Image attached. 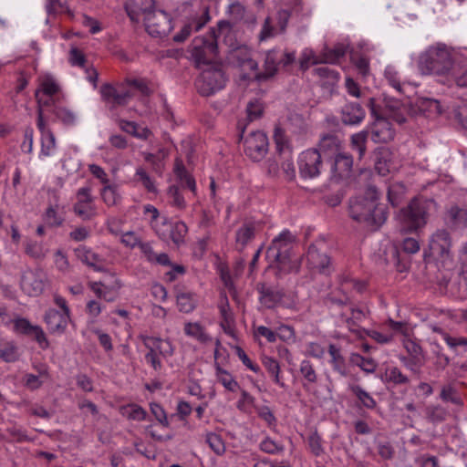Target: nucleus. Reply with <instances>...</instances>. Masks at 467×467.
<instances>
[{"instance_id":"nucleus-15","label":"nucleus","mask_w":467,"mask_h":467,"mask_svg":"<svg viewBox=\"0 0 467 467\" xmlns=\"http://www.w3.org/2000/svg\"><path fill=\"white\" fill-rule=\"evenodd\" d=\"M429 247L434 257L439 259L449 258L451 248L450 234L444 229L437 230L431 236Z\"/></svg>"},{"instance_id":"nucleus-14","label":"nucleus","mask_w":467,"mask_h":467,"mask_svg":"<svg viewBox=\"0 0 467 467\" xmlns=\"http://www.w3.org/2000/svg\"><path fill=\"white\" fill-rule=\"evenodd\" d=\"M244 153L254 161L263 160L268 151V139L265 133L257 130L251 132L244 141Z\"/></svg>"},{"instance_id":"nucleus-28","label":"nucleus","mask_w":467,"mask_h":467,"mask_svg":"<svg viewBox=\"0 0 467 467\" xmlns=\"http://www.w3.org/2000/svg\"><path fill=\"white\" fill-rule=\"evenodd\" d=\"M365 115L364 109L357 102H348L341 109V120L345 125H358Z\"/></svg>"},{"instance_id":"nucleus-33","label":"nucleus","mask_w":467,"mask_h":467,"mask_svg":"<svg viewBox=\"0 0 467 467\" xmlns=\"http://www.w3.org/2000/svg\"><path fill=\"white\" fill-rule=\"evenodd\" d=\"M231 54V59L235 62L240 67L248 70L257 69V63L252 58L251 49L243 45L235 48Z\"/></svg>"},{"instance_id":"nucleus-49","label":"nucleus","mask_w":467,"mask_h":467,"mask_svg":"<svg viewBox=\"0 0 467 467\" xmlns=\"http://www.w3.org/2000/svg\"><path fill=\"white\" fill-rule=\"evenodd\" d=\"M44 220L48 226L59 227L63 224L65 217L59 213L58 205H50L45 213Z\"/></svg>"},{"instance_id":"nucleus-31","label":"nucleus","mask_w":467,"mask_h":467,"mask_svg":"<svg viewBox=\"0 0 467 467\" xmlns=\"http://www.w3.org/2000/svg\"><path fill=\"white\" fill-rule=\"evenodd\" d=\"M327 352L330 359L329 364L333 370L338 373L341 377H347L348 375V368L346 358L342 354V348L337 344H329Z\"/></svg>"},{"instance_id":"nucleus-44","label":"nucleus","mask_w":467,"mask_h":467,"mask_svg":"<svg viewBox=\"0 0 467 467\" xmlns=\"http://www.w3.org/2000/svg\"><path fill=\"white\" fill-rule=\"evenodd\" d=\"M348 389L353 395L356 396L363 407L368 410H373L377 407V401L360 385L351 384L348 386Z\"/></svg>"},{"instance_id":"nucleus-24","label":"nucleus","mask_w":467,"mask_h":467,"mask_svg":"<svg viewBox=\"0 0 467 467\" xmlns=\"http://www.w3.org/2000/svg\"><path fill=\"white\" fill-rule=\"evenodd\" d=\"M44 319L50 333L61 335L66 331L70 317L59 310L50 308L46 312Z\"/></svg>"},{"instance_id":"nucleus-61","label":"nucleus","mask_w":467,"mask_h":467,"mask_svg":"<svg viewBox=\"0 0 467 467\" xmlns=\"http://www.w3.org/2000/svg\"><path fill=\"white\" fill-rule=\"evenodd\" d=\"M135 180L141 183V185L149 192H155L156 186L152 178L149 175V173L145 171V169L139 167L136 170Z\"/></svg>"},{"instance_id":"nucleus-11","label":"nucleus","mask_w":467,"mask_h":467,"mask_svg":"<svg viewBox=\"0 0 467 467\" xmlns=\"http://www.w3.org/2000/svg\"><path fill=\"white\" fill-rule=\"evenodd\" d=\"M298 171L301 178L315 179L323 169L321 153L317 149H308L301 152L297 159Z\"/></svg>"},{"instance_id":"nucleus-63","label":"nucleus","mask_w":467,"mask_h":467,"mask_svg":"<svg viewBox=\"0 0 467 467\" xmlns=\"http://www.w3.org/2000/svg\"><path fill=\"white\" fill-rule=\"evenodd\" d=\"M323 63L322 58H317L312 49L306 48L299 57V66L302 70H306L311 64Z\"/></svg>"},{"instance_id":"nucleus-20","label":"nucleus","mask_w":467,"mask_h":467,"mask_svg":"<svg viewBox=\"0 0 467 467\" xmlns=\"http://www.w3.org/2000/svg\"><path fill=\"white\" fill-rule=\"evenodd\" d=\"M257 291L259 293V301L265 307L270 309L283 305L285 293L282 289L259 284Z\"/></svg>"},{"instance_id":"nucleus-2","label":"nucleus","mask_w":467,"mask_h":467,"mask_svg":"<svg viewBox=\"0 0 467 467\" xmlns=\"http://www.w3.org/2000/svg\"><path fill=\"white\" fill-rule=\"evenodd\" d=\"M436 205L432 199L413 198L407 206L400 210L401 230L405 233H414L422 229L427 224L431 213L436 210Z\"/></svg>"},{"instance_id":"nucleus-64","label":"nucleus","mask_w":467,"mask_h":467,"mask_svg":"<svg viewBox=\"0 0 467 467\" xmlns=\"http://www.w3.org/2000/svg\"><path fill=\"white\" fill-rule=\"evenodd\" d=\"M206 442L217 455H222L224 453L225 445L223 441V439L219 435L213 432L208 433L206 435Z\"/></svg>"},{"instance_id":"nucleus-12","label":"nucleus","mask_w":467,"mask_h":467,"mask_svg":"<svg viewBox=\"0 0 467 467\" xmlns=\"http://www.w3.org/2000/svg\"><path fill=\"white\" fill-rule=\"evenodd\" d=\"M146 31L153 37H164L173 28L171 16L162 10H153L143 18Z\"/></svg>"},{"instance_id":"nucleus-51","label":"nucleus","mask_w":467,"mask_h":467,"mask_svg":"<svg viewBox=\"0 0 467 467\" xmlns=\"http://www.w3.org/2000/svg\"><path fill=\"white\" fill-rule=\"evenodd\" d=\"M347 47L343 44H337L333 48L326 49L322 54L323 63H337L341 57L345 56Z\"/></svg>"},{"instance_id":"nucleus-13","label":"nucleus","mask_w":467,"mask_h":467,"mask_svg":"<svg viewBox=\"0 0 467 467\" xmlns=\"http://www.w3.org/2000/svg\"><path fill=\"white\" fill-rule=\"evenodd\" d=\"M73 212L83 221H90L98 215V209L90 187H81L77 191Z\"/></svg>"},{"instance_id":"nucleus-43","label":"nucleus","mask_w":467,"mask_h":467,"mask_svg":"<svg viewBox=\"0 0 467 467\" xmlns=\"http://www.w3.org/2000/svg\"><path fill=\"white\" fill-rule=\"evenodd\" d=\"M262 363H263L265 368L270 374V376L273 377L274 382L275 384H277L279 387L285 389L286 385L282 380V378L280 376L281 368H280L279 362L276 359H275L274 358L265 356L262 358Z\"/></svg>"},{"instance_id":"nucleus-58","label":"nucleus","mask_w":467,"mask_h":467,"mask_svg":"<svg viewBox=\"0 0 467 467\" xmlns=\"http://www.w3.org/2000/svg\"><path fill=\"white\" fill-rule=\"evenodd\" d=\"M53 114L56 118L66 126H72L77 121L76 114L70 109L63 107H55L52 109Z\"/></svg>"},{"instance_id":"nucleus-3","label":"nucleus","mask_w":467,"mask_h":467,"mask_svg":"<svg viewBox=\"0 0 467 467\" xmlns=\"http://www.w3.org/2000/svg\"><path fill=\"white\" fill-rule=\"evenodd\" d=\"M325 304L331 309L338 308V322L346 326L350 332L359 333L360 324L366 319L367 313L363 308L352 304L349 296H337V291H332L326 296Z\"/></svg>"},{"instance_id":"nucleus-7","label":"nucleus","mask_w":467,"mask_h":467,"mask_svg":"<svg viewBox=\"0 0 467 467\" xmlns=\"http://www.w3.org/2000/svg\"><path fill=\"white\" fill-rule=\"evenodd\" d=\"M402 346L407 355H400L399 360L411 373L420 375L426 363V352L417 339L411 338L408 335H405L402 339Z\"/></svg>"},{"instance_id":"nucleus-19","label":"nucleus","mask_w":467,"mask_h":467,"mask_svg":"<svg viewBox=\"0 0 467 467\" xmlns=\"http://www.w3.org/2000/svg\"><path fill=\"white\" fill-rule=\"evenodd\" d=\"M140 338L149 351L152 349L153 352L163 358H169L174 354V346L168 338L163 339L159 337H150L148 335H140Z\"/></svg>"},{"instance_id":"nucleus-9","label":"nucleus","mask_w":467,"mask_h":467,"mask_svg":"<svg viewBox=\"0 0 467 467\" xmlns=\"http://www.w3.org/2000/svg\"><path fill=\"white\" fill-rule=\"evenodd\" d=\"M227 78L219 66H210L203 69L197 80V88L201 95L210 96L225 87Z\"/></svg>"},{"instance_id":"nucleus-62","label":"nucleus","mask_w":467,"mask_h":467,"mask_svg":"<svg viewBox=\"0 0 467 467\" xmlns=\"http://www.w3.org/2000/svg\"><path fill=\"white\" fill-rule=\"evenodd\" d=\"M101 198L108 206H113L119 201L118 188L115 185H106L101 190Z\"/></svg>"},{"instance_id":"nucleus-42","label":"nucleus","mask_w":467,"mask_h":467,"mask_svg":"<svg viewBox=\"0 0 467 467\" xmlns=\"http://www.w3.org/2000/svg\"><path fill=\"white\" fill-rule=\"evenodd\" d=\"M176 303L180 312L189 314L197 306L196 295L192 292L182 291L176 295Z\"/></svg>"},{"instance_id":"nucleus-6","label":"nucleus","mask_w":467,"mask_h":467,"mask_svg":"<svg viewBox=\"0 0 467 467\" xmlns=\"http://www.w3.org/2000/svg\"><path fill=\"white\" fill-rule=\"evenodd\" d=\"M219 42L215 28L202 36L195 37L191 45V55L198 67L210 65L217 57Z\"/></svg>"},{"instance_id":"nucleus-37","label":"nucleus","mask_w":467,"mask_h":467,"mask_svg":"<svg viewBox=\"0 0 467 467\" xmlns=\"http://www.w3.org/2000/svg\"><path fill=\"white\" fill-rule=\"evenodd\" d=\"M339 286L337 291L341 293L340 296H347L350 297L353 291L358 293L362 292L365 288V283L353 278L349 274H342L338 276Z\"/></svg>"},{"instance_id":"nucleus-54","label":"nucleus","mask_w":467,"mask_h":467,"mask_svg":"<svg viewBox=\"0 0 467 467\" xmlns=\"http://www.w3.org/2000/svg\"><path fill=\"white\" fill-rule=\"evenodd\" d=\"M385 78L388 83L396 89L399 93H403V87L405 82L400 79L399 72L392 66H388L384 71Z\"/></svg>"},{"instance_id":"nucleus-8","label":"nucleus","mask_w":467,"mask_h":467,"mask_svg":"<svg viewBox=\"0 0 467 467\" xmlns=\"http://www.w3.org/2000/svg\"><path fill=\"white\" fill-rule=\"evenodd\" d=\"M296 60L295 51H283L277 48L268 50L265 54L264 72L258 76L259 79L274 77L280 68H285Z\"/></svg>"},{"instance_id":"nucleus-21","label":"nucleus","mask_w":467,"mask_h":467,"mask_svg":"<svg viewBox=\"0 0 467 467\" xmlns=\"http://www.w3.org/2000/svg\"><path fill=\"white\" fill-rule=\"evenodd\" d=\"M100 94L103 100L110 104L111 107L124 106L132 97L130 91L126 89H118L110 84H104L100 88Z\"/></svg>"},{"instance_id":"nucleus-55","label":"nucleus","mask_w":467,"mask_h":467,"mask_svg":"<svg viewBox=\"0 0 467 467\" xmlns=\"http://www.w3.org/2000/svg\"><path fill=\"white\" fill-rule=\"evenodd\" d=\"M350 361L367 373H373L377 368V363L371 358H365L358 353H353Z\"/></svg>"},{"instance_id":"nucleus-27","label":"nucleus","mask_w":467,"mask_h":467,"mask_svg":"<svg viewBox=\"0 0 467 467\" xmlns=\"http://www.w3.org/2000/svg\"><path fill=\"white\" fill-rule=\"evenodd\" d=\"M214 28L216 30L219 45L222 43L224 44L229 47L230 53L242 46L238 44L233 26L229 21L221 20Z\"/></svg>"},{"instance_id":"nucleus-26","label":"nucleus","mask_w":467,"mask_h":467,"mask_svg":"<svg viewBox=\"0 0 467 467\" xmlns=\"http://www.w3.org/2000/svg\"><path fill=\"white\" fill-rule=\"evenodd\" d=\"M36 127L41 133V151L40 154L49 156L56 148V138L48 127L45 118H42L39 112V118L36 119Z\"/></svg>"},{"instance_id":"nucleus-39","label":"nucleus","mask_w":467,"mask_h":467,"mask_svg":"<svg viewBox=\"0 0 467 467\" xmlns=\"http://www.w3.org/2000/svg\"><path fill=\"white\" fill-rule=\"evenodd\" d=\"M299 372L303 379L302 386L305 389H308L311 386L317 383L318 374L310 360L304 359L300 362Z\"/></svg>"},{"instance_id":"nucleus-60","label":"nucleus","mask_w":467,"mask_h":467,"mask_svg":"<svg viewBox=\"0 0 467 467\" xmlns=\"http://www.w3.org/2000/svg\"><path fill=\"white\" fill-rule=\"evenodd\" d=\"M425 413L427 420L432 423L444 421L448 415L447 410L441 406H429Z\"/></svg>"},{"instance_id":"nucleus-35","label":"nucleus","mask_w":467,"mask_h":467,"mask_svg":"<svg viewBox=\"0 0 467 467\" xmlns=\"http://www.w3.org/2000/svg\"><path fill=\"white\" fill-rule=\"evenodd\" d=\"M391 151L385 147H379L375 150V170L380 176L389 173L392 167Z\"/></svg>"},{"instance_id":"nucleus-34","label":"nucleus","mask_w":467,"mask_h":467,"mask_svg":"<svg viewBox=\"0 0 467 467\" xmlns=\"http://www.w3.org/2000/svg\"><path fill=\"white\" fill-rule=\"evenodd\" d=\"M183 332L187 337L203 345L209 344L213 340L206 328L199 322H185Z\"/></svg>"},{"instance_id":"nucleus-4","label":"nucleus","mask_w":467,"mask_h":467,"mask_svg":"<svg viewBox=\"0 0 467 467\" xmlns=\"http://www.w3.org/2000/svg\"><path fill=\"white\" fill-rule=\"evenodd\" d=\"M452 67L451 51L443 44L430 47L419 59V68L422 74H447Z\"/></svg>"},{"instance_id":"nucleus-53","label":"nucleus","mask_w":467,"mask_h":467,"mask_svg":"<svg viewBox=\"0 0 467 467\" xmlns=\"http://www.w3.org/2000/svg\"><path fill=\"white\" fill-rule=\"evenodd\" d=\"M340 141L334 135H324L318 144L320 153H335L338 150Z\"/></svg>"},{"instance_id":"nucleus-17","label":"nucleus","mask_w":467,"mask_h":467,"mask_svg":"<svg viewBox=\"0 0 467 467\" xmlns=\"http://www.w3.org/2000/svg\"><path fill=\"white\" fill-rule=\"evenodd\" d=\"M76 257L84 265L93 269L96 272L107 271V261L100 254L94 253L90 248L86 245H79L74 249Z\"/></svg>"},{"instance_id":"nucleus-36","label":"nucleus","mask_w":467,"mask_h":467,"mask_svg":"<svg viewBox=\"0 0 467 467\" xmlns=\"http://www.w3.org/2000/svg\"><path fill=\"white\" fill-rule=\"evenodd\" d=\"M383 381L393 387L409 386L410 384V378L402 372L397 366H388L385 368Z\"/></svg>"},{"instance_id":"nucleus-5","label":"nucleus","mask_w":467,"mask_h":467,"mask_svg":"<svg viewBox=\"0 0 467 467\" xmlns=\"http://www.w3.org/2000/svg\"><path fill=\"white\" fill-rule=\"evenodd\" d=\"M295 236L288 230L283 231L271 243L266 251L269 261L276 263L280 271L287 273L293 268L291 251L295 243Z\"/></svg>"},{"instance_id":"nucleus-22","label":"nucleus","mask_w":467,"mask_h":467,"mask_svg":"<svg viewBox=\"0 0 467 467\" xmlns=\"http://www.w3.org/2000/svg\"><path fill=\"white\" fill-rule=\"evenodd\" d=\"M306 257V264L309 268L317 270L322 274H327L328 272L330 258L327 254L321 252L317 244L309 245Z\"/></svg>"},{"instance_id":"nucleus-18","label":"nucleus","mask_w":467,"mask_h":467,"mask_svg":"<svg viewBox=\"0 0 467 467\" xmlns=\"http://www.w3.org/2000/svg\"><path fill=\"white\" fill-rule=\"evenodd\" d=\"M20 286L30 296H39L45 287L42 274L32 270L25 271L21 276Z\"/></svg>"},{"instance_id":"nucleus-59","label":"nucleus","mask_w":467,"mask_h":467,"mask_svg":"<svg viewBox=\"0 0 467 467\" xmlns=\"http://www.w3.org/2000/svg\"><path fill=\"white\" fill-rule=\"evenodd\" d=\"M122 414L126 416L129 420L138 421L144 420L147 416L146 410L142 407L134 403L123 407Z\"/></svg>"},{"instance_id":"nucleus-38","label":"nucleus","mask_w":467,"mask_h":467,"mask_svg":"<svg viewBox=\"0 0 467 467\" xmlns=\"http://www.w3.org/2000/svg\"><path fill=\"white\" fill-rule=\"evenodd\" d=\"M174 172L179 181L180 189H189L192 193L196 192V182L193 177L187 171L182 161L179 159L175 161Z\"/></svg>"},{"instance_id":"nucleus-41","label":"nucleus","mask_w":467,"mask_h":467,"mask_svg":"<svg viewBox=\"0 0 467 467\" xmlns=\"http://www.w3.org/2000/svg\"><path fill=\"white\" fill-rule=\"evenodd\" d=\"M255 234V227L253 223H244L235 233V249L242 252Z\"/></svg>"},{"instance_id":"nucleus-50","label":"nucleus","mask_w":467,"mask_h":467,"mask_svg":"<svg viewBox=\"0 0 467 467\" xmlns=\"http://www.w3.org/2000/svg\"><path fill=\"white\" fill-rule=\"evenodd\" d=\"M168 198L169 202L172 207H175L179 210H184L187 207L186 201L181 192L180 186L178 185H171L168 188Z\"/></svg>"},{"instance_id":"nucleus-10","label":"nucleus","mask_w":467,"mask_h":467,"mask_svg":"<svg viewBox=\"0 0 467 467\" xmlns=\"http://www.w3.org/2000/svg\"><path fill=\"white\" fill-rule=\"evenodd\" d=\"M155 234L163 241L171 240L177 247L184 244L188 226L183 221L171 222L167 216L161 217V224L155 226Z\"/></svg>"},{"instance_id":"nucleus-29","label":"nucleus","mask_w":467,"mask_h":467,"mask_svg":"<svg viewBox=\"0 0 467 467\" xmlns=\"http://www.w3.org/2000/svg\"><path fill=\"white\" fill-rule=\"evenodd\" d=\"M395 132L385 119H377L371 128V139L376 143H386L394 138Z\"/></svg>"},{"instance_id":"nucleus-57","label":"nucleus","mask_w":467,"mask_h":467,"mask_svg":"<svg viewBox=\"0 0 467 467\" xmlns=\"http://www.w3.org/2000/svg\"><path fill=\"white\" fill-rule=\"evenodd\" d=\"M274 140L275 142L276 150L280 154L291 155V150L288 144V140L284 130L280 128L275 129Z\"/></svg>"},{"instance_id":"nucleus-48","label":"nucleus","mask_w":467,"mask_h":467,"mask_svg":"<svg viewBox=\"0 0 467 467\" xmlns=\"http://www.w3.org/2000/svg\"><path fill=\"white\" fill-rule=\"evenodd\" d=\"M216 378L217 380L229 391L234 392L238 389V382L234 377L225 369L216 365Z\"/></svg>"},{"instance_id":"nucleus-47","label":"nucleus","mask_w":467,"mask_h":467,"mask_svg":"<svg viewBox=\"0 0 467 467\" xmlns=\"http://www.w3.org/2000/svg\"><path fill=\"white\" fill-rule=\"evenodd\" d=\"M35 97L37 102V119L39 118V112L41 113L42 118H44V110L47 108L55 109V107H58L57 103L58 102V96H48L43 95L40 91H36Z\"/></svg>"},{"instance_id":"nucleus-1","label":"nucleus","mask_w":467,"mask_h":467,"mask_svg":"<svg viewBox=\"0 0 467 467\" xmlns=\"http://www.w3.org/2000/svg\"><path fill=\"white\" fill-rule=\"evenodd\" d=\"M379 192L376 187L369 186L364 196H358L349 201L351 218L368 225H381L388 217L384 205L378 203Z\"/></svg>"},{"instance_id":"nucleus-52","label":"nucleus","mask_w":467,"mask_h":467,"mask_svg":"<svg viewBox=\"0 0 467 467\" xmlns=\"http://www.w3.org/2000/svg\"><path fill=\"white\" fill-rule=\"evenodd\" d=\"M36 91H40L43 95L58 96L60 87L57 82L50 76L42 78L39 88Z\"/></svg>"},{"instance_id":"nucleus-32","label":"nucleus","mask_w":467,"mask_h":467,"mask_svg":"<svg viewBox=\"0 0 467 467\" xmlns=\"http://www.w3.org/2000/svg\"><path fill=\"white\" fill-rule=\"evenodd\" d=\"M352 166L353 158L350 154L337 153L331 167V172L334 177L338 179L347 178L351 172Z\"/></svg>"},{"instance_id":"nucleus-23","label":"nucleus","mask_w":467,"mask_h":467,"mask_svg":"<svg viewBox=\"0 0 467 467\" xmlns=\"http://www.w3.org/2000/svg\"><path fill=\"white\" fill-rule=\"evenodd\" d=\"M445 224L452 230L464 229L467 226V209L453 204L448 207L444 213Z\"/></svg>"},{"instance_id":"nucleus-45","label":"nucleus","mask_w":467,"mask_h":467,"mask_svg":"<svg viewBox=\"0 0 467 467\" xmlns=\"http://www.w3.org/2000/svg\"><path fill=\"white\" fill-rule=\"evenodd\" d=\"M315 74L320 78V85L333 87L339 78V74L328 67H319L314 69Z\"/></svg>"},{"instance_id":"nucleus-30","label":"nucleus","mask_w":467,"mask_h":467,"mask_svg":"<svg viewBox=\"0 0 467 467\" xmlns=\"http://www.w3.org/2000/svg\"><path fill=\"white\" fill-rule=\"evenodd\" d=\"M227 14L234 23L244 22L248 26H254L256 23L255 16L248 12L245 6L240 2H234L229 5Z\"/></svg>"},{"instance_id":"nucleus-40","label":"nucleus","mask_w":467,"mask_h":467,"mask_svg":"<svg viewBox=\"0 0 467 467\" xmlns=\"http://www.w3.org/2000/svg\"><path fill=\"white\" fill-rule=\"evenodd\" d=\"M19 358V348L15 341L0 338V359L6 363H14Z\"/></svg>"},{"instance_id":"nucleus-16","label":"nucleus","mask_w":467,"mask_h":467,"mask_svg":"<svg viewBox=\"0 0 467 467\" xmlns=\"http://www.w3.org/2000/svg\"><path fill=\"white\" fill-rule=\"evenodd\" d=\"M210 20L209 8L203 7L199 14L192 16L183 26L180 33L173 36L175 42L181 43L187 39L192 31H199Z\"/></svg>"},{"instance_id":"nucleus-25","label":"nucleus","mask_w":467,"mask_h":467,"mask_svg":"<svg viewBox=\"0 0 467 467\" xmlns=\"http://www.w3.org/2000/svg\"><path fill=\"white\" fill-rule=\"evenodd\" d=\"M125 9L130 20L138 23L140 17L148 16L149 13L153 12L154 1L153 0H129L125 5Z\"/></svg>"},{"instance_id":"nucleus-46","label":"nucleus","mask_w":467,"mask_h":467,"mask_svg":"<svg viewBox=\"0 0 467 467\" xmlns=\"http://www.w3.org/2000/svg\"><path fill=\"white\" fill-rule=\"evenodd\" d=\"M406 194V186L400 182H393L388 186V200L392 206H397Z\"/></svg>"},{"instance_id":"nucleus-56","label":"nucleus","mask_w":467,"mask_h":467,"mask_svg":"<svg viewBox=\"0 0 467 467\" xmlns=\"http://www.w3.org/2000/svg\"><path fill=\"white\" fill-rule=\"evenodd\" d=\"M368 131H360L358 133H355L351 136V148L353 150H357L358 153L359 159H361L365 152H366V142L368 138Z\"/></svg>"}]
</instances>
